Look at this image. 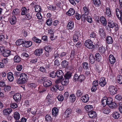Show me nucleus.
<instances>
[{
  "label": "nucleus",
  "instance_id": "nucleus-1",
  "mask_svg": "<svg viewBox=\"0 0 122 122\" xmlns=\"http://www.w3.org/2000/svg\"><path fill=\"white\" fill-rule=\"evenodd\" d=\"M28 79L27 75L21 73L20 78L18 79L17 83L19 84H24L27 82Z\"/></svg>",
  "mask_w": 122,
  "mask_h": 122
},
{
  "label": "nucleus",
  "instance_id": "nucleus-2",
  "mask_svg": "<svg viewBox=\"0 0 122 122\" xmlns=\"http://www.w3.org/2000/svg\"><path fill=\"white\" fill-rule=\"evenodd\" d=\"M84 44L87 48L90 49H92L95 46L94 45H93L92 41L89 39L86 41Z\"/></svg>",
  "mask_w": 122,
  "mask_h": 122
},
{
  "label": "nucleus",
  "instance_id": "nucleus-3",
  "mask_svg": "<svg viewBox=\"0 0 122 122\" xmlns=\"http://www.w3.org/2000/svg\"><path fill=\"white\" fill-rule=\"evenodd\" d=\"M108 89L111 95H114L117 92V89L113 86H110Z\"/></svg>",
  "mask_w": 122,
  "mask_h": 122
},
{
  "label": "nucleus",
  "instance_id": "nucleus-4",
  "mask_svg": "<svg viewBox=\"0 0 122 122\" xmlns=\"http://www.w3.org/2000/svg\"><path fill=\"white\" fill-rule=\"evenodd\" d=\"M116 14L119 19H121V21L122 24V10H120L117 8L116 10Z\"/></svg>",
  "mask_w": 122,
  "mask_h": 122
},
{
  "label": "nucleus",
  "instance_id": "nucleus-5",
  "mask_svg": "<svg viewBox=\"0 0 122 122\" xmlns=\"http://www.w3.org/2000/svg\"><path fill=\"white\" fill-rule=\"evenodd\" d=\"M56 76L59 79H62L63 78L64 74L62 71L59 70L56 71Z\"/></svg>",
  "mask_w": 122,
  "mask_h": 122
},
{
  "label": "nucleus",
  "instance_id": "nucleus-6",
  "mask_svg": "<svg viewBox=\"0 0 122 122\" xmlns=\"http://www.w3.org/2000/svg\"><path fill=\"white\" fill-rule=\"evenodd\" d=\"M98 81L97 80L94 81L92 83L93 86L91 88L92 92H95L97 89V86L98 85Z\"/></svg>",
  "mask_w": 122,
  "mask_h": 122
},
{
  "label": "nucleus",
  "instance_id": "nucleus-7",
  "mask_svg": "<svg viewBox=\"0 0 122 122\" xmlns=\"http://www.w3.org/2000/svg\"><path fill=\"white\" fill-rule=\"evenodd\" d=\"M13 97L16 102H18L20 101L21 99V95L19 93H17L14 95Z\"/></svg>",
  "mask_w": 122,
  "mask_h": 122
},
{
  "label": "nucleus",
  "instance_id": "nucleus-8",
  "mask_svg": "<svg viewBox=\"0 0 122 122\" xmlns=\"http://www.w3.org/2000/svg\"><path fill=\"white\" fill-rule=\"evenodd\" d=\"M109 62L111 64H114L116 61L115 58L113 55H110L109 57Z\"/></svg>",
  "mask_w": 122,
  "mask_h": 122
},
{
  "label": "nucleus",
  "instance_id": "nucleus-9",
  "mask_svg": "<svg viewBox=\"0 0 122 122\" xmlns=\"http://www.w3.org/2000/svg\"><path fill=\"white\" fill-rule=\"evenodd\" d=\"M32 44V43L30 41H24L23 46L24 47H28L31 46Z\"/></svg>",
  "mask_w": 122,
  "mask_h": 122
},
{
  "label": "nucleus",
  "instance_id": "nucleus-10",
  "mask_svg": "<svg viewBox=\"0 0 122 122\" xmlns=\"http://www.w3.org/2000/svg\"><path fill=\"white\" fill-rule=\"evenodd\" d=\"M88 114L90 117L94 118L96 116V112L94 111H90L88 113Z\"/></svg>",
  "mask_w": 122,
  "mask_h": 122
},
{
  "label": "nucleus",
  "instance_id": "nucleus-11",
  "mask_svg": "<svg viewBox=\"0 0 122 122\" xmlns=\"http://www.w3.org/2000/svg\"><path fill=\"white\" fill-rule=\"evenodd\" d=\"M106 83L105 78L104 77H102L100 79L99 84L102 86H104Z\"/></svg>",
  "mask_w": 122,
  "mask_h": 122
},
{
  "label": "nucleus",
  "instance_id": "nucleus-12",
  "mask_svg": "<svg viewBox=\"0 0 122 122\" xmlns=\"http://www.w3.org/2000/svg\"><path fill=\"white\" fill-rule=\"evenodd\" d=\"M51 82L49 80L44 81L43 82V86L45 87H49L51 84Z\"/></svg>",
  "mask_w": 122,
  "mask_h": 122
},
{
  "label": "nucleus",
  "instance_id": "nucleus-13",
  "mask_svg": "<svg viewBox=\"0 0 122 122\" xmlns=\"http://www.w3.org/2000/svg\"><path fill=\"white\" fill-rule=\"evenodd\" d=\"M10 53L11 51L10 50H5L1 54L4 56L7 57L10 55Z\"/></svg>",
  "mask_w": 122,
  "mask_h": 122
},
{
  "label": "nucleus",
  "instance_id": "nucleus-14",
  "mask_svg": "<svg viewBox=\"0 0 122 122\" xmlns=\"http://www.w3.org/2000/svg\"><path fill=\"white\" fill-rule=\"evenodd\" d=\"M42 49H40L36 50L34 52V54L36 55L39 56L42 54Z\"/></svg>",
  "mask_w": 122,
  "mask_h": 122
},
{
  "label": "nucleus",
  "instance_id": "nucleus-15",
  "mask_svg": "<svg viewBox=\"0 0 122 122\" xmlns=\"http://www.w3.org/2000/svg\"><path fill=\"white\" fill-rule=\"evenodd\" d=\"M12 109L11 108H8L3 110V114L5 115H7L11 112Z\"/></svg>",
  "mask_w": 122,
  "mask_h": 122
},
{
  "label": "nucleus",
  "instance_id": "nucleus-16",
  "mask_svg": "<svg viewBox=\"0 0 122 122\" xmlns=\"http://www.w3.org/2000/svg\"><path fill=\"white\" fill-rule=\"evenodd\" d=\"M7 78L8 80L10 81H12L14 79L13 74L11 72H9L7 74Z\"/></svg>",
  "mask_w": 122,
  "mask_h": 122
},
{
  "label": "nucleus",
  "instance_id": "nucleus-17",
  "mask_svg": "<svg viewBox=\"0 0 122 122\" xmlns=\"http://www.w3.org/2000/svg\"><path fill=\"white\" fill-rule=\"evenodd\" d=\"M75 10L72 8H70L69 11L66 13V14L69 16L73 15L75 13Z\"/></svg>",
  "mask_w": 122,
  "mask_h": 122
},
{
  "label": "nucleus",
  "instance_id": "nucleus-18",
  "mask_svg": "<svg viewBox=\"0 0 122 122\" xmlns=\"http://www.w3.org/2000/svg\"><path fill=\"white\" fill-rule=\"evenodd\" d=\"M72 73L70 72H67L64 75L65 78L66 79H69L71 77L72 75Z\"/></svg>",
  "mask_w": 122,
  "mask_h": 122
},
{
  "label": "nucleus",
  "instance_id": "nucleus-19",
  "mask_svg": "<svg viewBox=\"0 0 122 122\" xmlns=\"http://www.w3.org/2000/svg\"><path fill=\"white\" fill-rule=\"evenodd\" d=\"M112 15L111 12V10L109 8H106V15L107 17H110Z\"/></svg>",
  "mask_w": 122,
  "mask_h": 122
},
{
  "label": "nucleus",
  "instance_id": "nucleus-20",
  "mask_svg": "<svg viewBox=\"0 0 122 122\" xmlns=\"http://www.w3.org/2000/svg\"><path fill=\"white\" fill-rule=\"evenodd\" d=\"M79 74L78 72H76L73 77V80L74 81L76 82L78 81Z\"/></svg>",
  "mask_w": 122,
  "mask_h": 122
},
{
  "label": "nucleus",
  "instance_id": "nucleus-21",
  "mask_svg": "<svg viewBox=\"0 0 122 122\" xmlns=\"http://www.w3.org/2000/svg\"><path fill=\"white\" fill-rule=\"evenodd\" d=\"M88 95L83 96L81 98V100L84 102H86L88 101L89 100V98L87 97Z\"/></svg>",
  "mask_w": 122,
  "mask_h": 122
},
{
  "label": "nucleus",
  "instance_id": "nucleus-22",
  "mask_svg": "<svg viewBox=\"0 0 122 122\" xmlns=\"http://www.w3.org/2000/svg\"><path fill=\"white\" fill-rule=\"evenodd\" d=\"M58 110L56 107H55L52 110V114L54 116H55L58 114Z\"/></svg>",
  "mask_w": 122,
  "mask_h": 122
},
{
  "label": "nucleus",
  "instance_id": "nucleus-23",
  "mask_svg": "<svg viewBox=\"0 0 122 122\" xmlns=\"http://www.w3.org/2000/svg\"><path fill=\"white\" fill-rule=\"evenodd\" d=\"M109 107L111 109H115L117 107V104L114 102H112L109 105Z\"/></svg>",
  "mask_w": 122,
  "mask_h": 122
},
{
  "label": "nucleus",
  "instance_id": "nucleus-24",
  "mask_svg": "<svg viewBox=\"0 0 122 122\" xmlns=\"http://www.w3.org/2000/svg\"><path fill=\"white\" fill-rule=\"evenodd\" d=\"M96 60L98 61H101L102 60V56L100 54L98 53H97L95 55Z\"/></svg>",
  "mask_w": 122,
  "mask_h": 122
},
{
  "label": "nucleus",
  "instance_id": "nucleus-25",
  "mask_svg": "<svg viewBox=\"0 0 122 122\" xmlns=\"http://www.w3.org/2000/svg\"><path fill=\"white\" fill-rule=\"evenodd\" d=\"M16 17L14 16L12 17L10 20V22L12 25H14L15 24L16 21Z\"/></svg>",
  "mask_w": 122,
  "mask_h": 122
},
{
  "label": "nucleus",
  "instance_id": "nucleus-26",
  "mask_svg": "<svg viewBox=\"0 0 122 122\" xmlns=\"http://www.w3.org/2000/svg\"><path fill=\"white\" fill-rule=\"evenodd\" d=\"M115 23L112 21L108 20V26L110 28H113L114 27Z\"/></svg>",
  "mask_w": 122,
  "mask_h": 122
},
{
  "label": "nucleus",
  "instance_id": "nucleus-27",
  "mask_svg": "<svg viewBox=\"0 0 122 122\" xmlns=\"http://www.w3.org/2000/svg\"><path fill=\"white\" fill-rule=\"evenodd\" d=\"M112 115L113 117L115 119H117L119 117L120 114L118 112H114Z\"/></svg>",
  "mask_w": 122,
  "mask_h": 122
},
{
  "label": "nucleus",
  "instance_id": "nucleus-28",
  "mask_svg": "<svg viewBox=\"0 0 122 122\" xmlns=\"http://www.w3.org/2000/svg\"><path fill=\"white\" fill-rule=\"evenodd\" d=\"M93 1L94 4L96 6H99L101 4L100 0H93Z\"/></svg>",
  "mask_w": 122,
  "mask_h": 122
},
{
  "label": "nucleus",
  "instance_id": "nucleus-29",
  "mask_svg": "<svg viewBox=\"0 0 122 122\" xmlns=\"http://www.w3.org/2000/svg\"><path fill=\"white\" fill-rule=\"evenodd\" d=\"M74 23L70 21L69 22L67 25V27L69 29L71 30L74 27Z\"/></svg>",
  "mask_w": 122,
  "mask_h": 122
},
{
  "label": "nucleus",
  "instance_id": "nucleus-30",
  "mask_svg": "<svg viewBox=\"0 0 122 122\" xmlns=\"http://www.w3.org/2000/svg\"><path fill=\"white\" fill-rule=\"evenodd\" d=\"M107 42L108 44H112L113 43V41L112 37L110 36H107L106 38Z\"/></svg>",
  "mask_w": 122,
  "mask_h": 122
},
{
  "label": "nucleus",
  "instance_id": "nucleus-31",
  "mask_svg": "<svg viewBox=\"0 0 122 122\" xmlns=\"http://www.w3.org/2000/svg\"><path fill=\"white\" fill-rule=\"evenodd\" d=\"M69 80L67 79H63L61 82V84L64 86L67 85L69 82Z\"/></svg>",
  "mask_w": 122,
  "mask_h": 122
},
{
  "label": "nucleus",
  "instance_id": "nucleus-32",
  "mask_svg": "<svg viewBox=\"0 0 122 122\" xmlns=\"http://www.w3.org/2000/svg\"><path fill=\"white\" fill-rule=\"evenodd\" d=\"M101 21L102 23L104 26H105L107 24V22L105 21L106 19L103 16H102L100 18Z\"/></svg>",
  "mask_w": 122,
  "mask_h": 122
},
{
  "label": "nucleus",
  "instance_id": "nucleus-33",
  "mask_svg": "<svg viewBox=\"0 0 122 122\" xmlns=\"http://www.w3.org/2000/svg\"><path fill=\"white\" fill-rule=\"evenodd\" d=\"M79 76L78 80L81 82L84 81L85 79V77L83 75H80L79 74Z\"/></svg>",
  "mask_w": 122,
  "mask_h": 122
},
{
  "label": "nucleus",
  "instance_id": "nucleus-34",
  "mask_svg": "<svg viewBox=\"0 0 122 122\" xmlns=\"http://www.w3.org/2000/svg\"><path fill=\"white\" fill-rule=\"evenodd\" d=\"M24 41L23 39H19L16 42V44L17 45H20L21 44H23Z\"/></svg>",
  "mask_w": 122,
  "mask_h": 122
},
{
  "label": "nucleus",
  "instance_id": "nucleus-35",
  "mask_svg": "<svg viewBox=\"0 0 122 122\" xmlns=\"http://www.w3.org/2000/svg\"><path fill=\"white\" fill-rule=\"evenodd\" d=\"M99 34L101 37H104L105 36V33L104 32V30L103 28H100L99 30Z\"/></svg>",
  "mask_w": 122,
  "mask_h": 122
},
{
  "label": "nucleus",
  "instance_id": "nucleus-36",
  "mask_svg": "<svg viewBox=\"0 0 122 122\" xmlns=\"http://www.w3.org/2000/svg\"><path fill=\"white\" fill-rule=\"evenodd\" d=\"M14 117L16 120H18L20 118V115L18 112H16L15 113Z\"/></svg>",
  "mask_w": 122,
  "mask_h": 122
},
{
  "label": "nucleus",
  "instance_id": "nucleus-37",
  "mask_svg": "<svg viewBox=\"0 0 122 122\" xmlns=\"http://www.w3.org/2000/svg\"><path fill=\"white\" fill-rule=\"evenodd\" d=\"M71 109L70 108H68L66 111L65 113V114H66L67 116V117H69V115L71 114L72 112Z\"/></svg>",
  "mask_w": 122,
  "mask_h": 122
},
{
  "label": "nucleus",
  "instance_id": "nucleus-38",
  "mask_svg": "<svg viewBox=\"0 0 122 122\" xmlns=\"http://www.w3.org/2000/svg\"><path fill=\"white\" fill-rule=\"evenodd\" d=\"M21 59L19 56L18 55H16L14 57V61L15 62H18L21 61Z\"/></svg>",
  "mask_w": 122,
  "mask_h": 122
},
{
  "label": "nucleus",
  "instance_id": "nucleus-39",
  "mask_svg": "<svg viewBox=\"0 0 122 122\" xmlns=\"http://www.w3.org/2000/svg\"><path fill=\"white\" fill-rule=\"evenodd\" d=\"M22 12L21 15H24L27 12V10L25 7H23L21 9Z\"/></svg>",
  "mask_w": 122,
  "mask_h": 122
},
{
  "label": "nucleus",
  "instance_id": "nucleus-40",
  "mask_svg": "<svg viewBox=\"0 0 122 122\" xmlns=\"http://www.w3.org/2000/svg\"><path fill=\"white\" fill-rule=\"evenodd\" d=\"M89 59L90 62L92 64L95 61V59L92 55L90 56Z\"/></svg>",
  "mask_w": 122,
  "mask_h": 122
},
{
  "label": "nucleus",
  "instance_id": "nucleus-41",
  "mask_svg": "<svg viewBox=\"0 0 122 122\" xmlns=\"http://www.w3.org/2000/svg\"><path fill=\"white\" fill-rule=\"evenodd\" d=\"M56 72H55L54 71H53L52 72H51L49 74V76L50 77L52 78L55 77L56 76Z\"/></svg>",
  "mask_w": 122,
  "mask_h": 122
},
{
  "label": "nucleus",
  "instance_id": "nucleus-42",
  "mask_svg": "<svg viewBox=\"0 0 122 122\" xmlns=\"http://www.w3.org/2000/svg\"><path fill=\"white\" fill-rule=\"evenodd\" d=\"M68 65V62L66 60L63 61L61 63V65L63 67H66Z\"/></svg>",
  "mask_w": 122,
  "mask_h": 122
},
{
  "label": "nucleus",
  "instance_id": "nucleus-43",
  "mask_svg": "<svg viewBox=\"0 0 122 122\" xmlns=\"http://www.w3.org/2000/svg\"><path fill=\"white\" fill-rule=\"evenodd\" d=\"M82 66L83 68L85 69H88L89 68V65L86 62H84L82 64Z\"/></svg>",
  "mask_w": 122,
  "mask_h": 122
},
{
  "label": "nucleus",
  "instance_id": "nucleus-44",
  "mask_svg": "<svg viewBox=\"0 0 122 122\" xmlns=\"http://www.w3.org/2000/svg\"><path fill=\"white\" fill-rule=\"evenodd\" d=\"M69 98L72 102H74L76 100V97L74 94H72L69 97Z\"/></svg>",
  "mask_w": 122,
  "mask_h": 122
},
{
  "label": "nucleus",
  "instance_id": "nucleus-45",
  "mask_svg": "<svg viewBox=\"0 0 122 122\" xmlns=\"http://www.w3.org/2000/svg\"><path fill=\"white\" fill-rule=\"evenodd\" d=\"M35 10L36 12H39L41 10V7L39 5H36L35 6Z\"/></svg>",
  "mask_w": 122,
  "mask_h": 122
},
{
  "label": "nucleus",
  "instance_id": "nucleus-46",
  "mask_svg": "<svg viewBox=\"0 0 122 122\" xmlns=\"http://www.w3.org/2000/svg\"><path fill=\"white\" fill-rule=\"evenodd\" d=\"M83 9L85 12V15H88L89 13V11L88 8L85 6L84 7Z\"/></svg>",
  "mask_w": 122,
  "mask_h": 122
},
{
  "label": "nucleus",
  "instance_id": "nucleus-47",
  "mask_svg": "<svg viewBox=\"0 0 122 122\" xmlns=\"http://www.w3.org/2000/svg\"><path fill=\"white\" fill-rule=\"evenodd\" d=\"M99 51L101 53H103L105 51V49L103 47H101L99 48Z\"/></svg>",
  "mask_w": 122,
  "mask_h": 122
},
{
  "label": "nucleus",
  "instance_id": "nucleus-48",
  "mask_svg": "<svg viewBox=\"0 0 122 122\" xmlns=\"http://www.w3.org/2000/svg\"><path fill=\"white\" fill-rule=\"evenodd\" d=\"M44 49L46 52L50 51L51 50V47L49 46H46L44 47Z\"/></svg>",
  "mask_w": 122,
  "mask_h": 122
},
{
  "label": "nucleus",
  "instance_id": "nucleus-49",
  "mask_svg": "<svg viewBox=\"0 0 122 122\" xmlns=\"http://www.w3.org/2000/svg\"><path fill=\"white\" fill-rule=\"evenodd\" d=\"M118 82L120 84H122V76H118L117 77Z\"/></svg>",
  "mask_w": 122,
  "mask_h": 122
},
{
  "label": "nucleus",
  "instance_id": "nucleus-50",
  "mask_svg": "<svg viewBox=\"0 0 122 122\" xmlns=\"http://www.w3.org/2000/svg\"><path fill=\"white\" fill-rule=\"evenodd\" d=\"M83 93L82 91L81 90H78L76 94L78 97H80L82 95Z\"/></svg>",
  "mask_w": 122,
  "mask_h": 122
},
{
  "label": "nucleus",
  "instance_id": "nucleus-51",
  "mask_svg": "<svg viewBox=\"0 0 122 122\" xmlns=\"http://www.w3.org/2000/svg\"><path fill=\"white\" fill-rule=\"evenodd\" d=\"M106 99H102V102L103 106H105L107 104V100Z\"/></svg>",
  "mask_w": 122,
  "mask_h": 122
},
{
  "label": "nucleus",
  "instance_id": "nucleus-52",
  "mask_svg": "<svg viewBox=\"0 0 122 122\" xmlns=\"http://www.w3.org/2000/svg\"><path fill=\"white\" fill-rule=\"evenodd\" d=\"M26 18L27 19H30L32 18V13H28L26 15Z\"/></svg>",
  "mask_w": 122,
  "mask_h": 122
},
{
  "label": "nucleus",
  "instance_id": "nucleus-53",
  "mask_svg": "<svg viewBox=\"0 0 122 122\" xmlns=\"http://www.w3.org/2000/svg\"><path fill=\"white\" fill-rule=\"evenodd\" d=\"M107 104L108 106L112 102V99L111 98H107Z\"/></svg>",
  "mask_w": 122,
  "mask_h": 122
},
{
  "label": "nucleus",
  "instance_id": "nucleus-54",
  "mask_svg": "<svg viewBox=\"0 0 122 122\" xmlns=\"http://www.w3.org/2000/svg\"><path fill=\"white\" fill-rule=\"evenodd\" d=\"M64 98L62 95H58L57 97V99L59 101H62L64 99Z\"/></svg>",
  "mask_w": 122,
  "mask_h": 122
},
{
  "label": "nucleus",
  "instance_id": "nucleus-55",
  "mask_svg": "<svg viewBox=\"0 0 122 122\" xmlns=\"http://www.w3.org/2000/svg\"><path fill=\"white\" fill-rule=\"evenodd\" d=\"M10 90V86H5L4 90L5 91H9Z\"/></svg>",
  "mask_w": 122,
  "mask_h": 122
},
{
  "label": "nucleus",
  "instance_id": "nucleus-56",
  "mask_svg": "<svg viewBox=\"0 0 122 122\" xmlns=\"http://www.w3.org/2000/svg\"><path fill=\"white\" fill-rule=\"evenodd\" d=\"M52 21L51 19H49L47 20L46 23L47 25L49 26H50L52 23Z\"/></svg>",
  "mask_w": 122,
  "mask_h": 122
},
{
  "label": "nucleus",
  "instance_id": "nucleus-57",
  "mask_svg": "<svg viewBox=\"0 0 122 122\" xmlns=\"http://www.w3.org/2000/svg\"><path fill=\"white\" fill-rule=\"evenodd\" d=\"M73 39L74 42H76L78 40V36L77 35H74L73 37Z\"/></svg>",
  "mask_w": 122,
  "mask_h": 122
},
{
  "label": "nucleus",
  "instance_id": "nucleus-58",
  "mask_svg": "<svg viewBox=\"0 0 122 122\" xmlns=\"http://www.w3.org/2000/svg\"><path fill=\"white\" fill-rule=\"evenodd\" d=\"M45 118L46 120L47 121H50L52 119L51 117L48 115H46Z\"/></svg>",
  "mask_w": 122,
  "mask_h": 122
},
{
  "label": "nucleus",
  "instance_id": "nucleus-59",
  "mask_svg": "<svg viewBox=\"0 0 122 122\" xmlns=\"http://www.w3.org/2000/svg\"><path fill=\"white\" fill-rule=\"evenodd\" d=\"M96 37V34L94 32L91 33L90 35V38L92 39H93Z\"/></svg>",
  "mask_w": 122,
  "mask_h": 122
},
{
  "label": "nucleus",
  "instance_id": "nucleus-60",
  "mask_svg": "<svg viewBox=\"0 0 122 122\" xmlns=\"http://www.w3.org/2000/svg\"><path fill=\"white\" fill-rule=\"evenodd\" d=\"M69 96V94L68 92H65L64 95V98L65 100H66L68 98Z\"/></svg>",
  "mask_w": 122,
  "mask_h": 122
},
{
  "label": "nucleus",
  "instance_id": "nucleus-61",
  "mask_svg": "<svg viewBox=\"0 0 122 122\" xmlns=\"http://www.w3.org/2000/svg\"><path fill=\"white\" fill-rule=\"evenodd\" d=\"M10 107L12 108H15L17 107V104L15 103H12L10 105Z\"/></svg>",
  "mask_w": 122,
  "mask_h": 122
},
{
  "label": "nucleus",
  "instance_id": "nucleus-62",
  "mask_svg": "<svg viewBox=\"0 0 122 122\" xmlns=\"http://www.w3.org/2000/svg\"><path fill=\"white\" fill-rule=\"evenodd\" d=\"M87 21L89 23H91L92 21V18L90 16H87L86 17Z\"/></svg>",
  "mask_w": 122,
  "mask_h": 122
},
{
  "label": "nucleus",
  "instance_id": "nucleus-63",
  "mask_svg": "<svg viewBox=\"0 0 122 122\" xmlns=\"http://www.w3.org/2000/svg\"><path fill=\"white\" fill-rule=\"evenodd\" d=\"M103 112L105 114H108L110 112L108 108L104 109Z\"/></svg>",
  "mask_w": 122,
  "mask_h": 122
},
{
  "label": "nucleus",
  "instance_id": "nucleus-64",
  "mask_svg": "<svg viewBox=\"0 0 122 122\" xmlns=\"http://www.w3.org/2000/svg\"><path fill=\"white\" fill-rule=\"evenodd\" d=\"M19 10L18 9H16L14 10L13 14L15 15H16L18 14Z\"/></svg>",
  "mask_w": 122,
  "mask_h": 122
}]
</instances>
